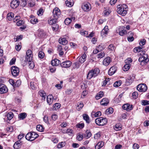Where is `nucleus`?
I'll return each mask as SVG.
<instances>
[{"mask_svg":"<svg viewBox=\"0 0 149 149\" xmlns=\"http://www.w3.org/2000/svg\"><path fill=\"white\" fill-rule=\"evenodd\" d=\"M117 10L119 14L124 16L127 13V6L126 4H119L117 6Z\"/></svg>","mask_w":149,"mask_h":149,"instance_id":"f257e3e1","label":"nucleus"},{"mask_svg":"<svg viewBox=\"0 0 149 149\" xmlns=\"http://www.w3.org/2000/svg\"><path fill=\"white\" fill-rule=\"evenodd\" d=\"M38 136V135L35 132H32L28 133L25 136L26 139L28 140L33 141Z\"/></svg>","mask_w":149,"mask_h":149,"instance_id":"f03ea898","label":"nucleus"},{"mask_svg":"<svg viewBox=\"0 0 149 149\" xmlns=\"http://www.w3.org/2000/svg\"><path fill=\"white\" fill-rule=\"evenodd\" d=\"M95 121L96 124L99 126H103L106 125L107 122V119L102 117L97 118L95 119Z\"/></svg>","mask_w":149,"mask_h":149,"instance_id":"7ed1b4c3","label":"nucleus"},{"mask_svg":"<svg viewBox=\"0 0 149 149\" xmlns=\"http://www.w3.org/2000/svg\"><path fill=\"white\" fill-rule=\"evenodd\" d=\"M137 89L140 92H144L146 91L148 88L145 84H139L137 86Z\"/></svg>","mask_w":149,"mask_h":149,"instance_id":"20e7f679","label":"nucleus"},{"mask_svg":"<svg viewBox=\"0 0 149 149\" xmlns=\"http://www.w3.org/2000/svg\"><path fill=\"white\" fill-rule=\"evenodd\" d=\"M11 72L13 76L16 77L19 74V69L18 67L13 66L11 68Z\"/></svg>","mask_w":149,"mask_h":149,"instance_id":"39448f33","label":"nucleus"},{"mask_svg":"<svg viewBox=\"0 0 149 149\" xmlns=\"http://www.w3.org/2000/svg\"><path fill=\"white\" fill-rule=\"evenodd\" d=\"M52 13L54 17L57 19L60 16L61 14L60 10L57 8H56L54 9Z\"/></svg>","mask_w":149,"mask_h":149,"instance_id":"423d86ee","label":"nucleus"},{"mask_svg":"<svg viewBox=\"0 0 149 149\" xmlns=\"http://www.w3.org/2000/svg\"><path fill=\"white\" fill-rule=\"evenodd\" d=\"M26 60L27 61H29L32 60L33 55L31 50H28L26 52Z\"/></svg>","mask_w":149,"mask_h":149,"instance_id":"0eeeda50","label":"nucleus"},{"mask_svg":"<svg viewBox=\"0 0 149 149\" xmlns=\"http://www.w3.org/2000/svg\"><path fill=\"white\" fill-rule=\"evenodd\" d=\"M82 8L85 11H88L91 9V5L89 3L86 2L84 3L82 6Z\"/></svg>","mask_w":149,"mask_h":149,"instance_id":"6e6552de","label":"nucleus"},{"mask_svg":"<svg viewBox=\"0 0 149 149\" xmlns=\"http://www.w3.org/2000/svg\"><path fill=\"white\" fill-rule=\"evenodd\" d=\"M20 3V2L18 0H13L10 3V7L13 9L17 7Z\"/></svg>","mask_w":149,"mask_h":149,"instance_id":"1a4fd4ad","label":"nucleus"},{"mask_svg":"<svg viewBox=\"0 0 149 149\" xmlns=\"http://www.w3.org/2000/svg\"><path fill=\"white\" fill-rule=\"evenodd\" d=\"M46 35V33L43 30L39 29L38 31V36L40 38H43L45 37Z\"/></svg>","mask_w":149,"mask_h":149,"instance_id":"9d476101","label":"nucleus"},{"mask_svg":"<svg viewBox=\"0 0 149 149\" xmlns=\"http://www.w3.org/2000/svg\"><path fill=\"white\" fill-rule=\"evenodd\" d=\"M109 32L108 27L107 26H106L102 30L101 32V34L102 36H105L107 35Z\"/></svg>","mask_w":149,"mask_h":149,"instance_id":"9b49d317","label":"nucleus"},{"mask_svg":"<svg viewBox=\"0 0 149 149\" xmlns=\"http://www.w3.org/2000/svg\"><path fill=\"white\" fill-rule=\"evenodd\" d=\"M71 62L70 61H68L63 62L61 63V66L63 68L69 67L71 65Z\"/></svg>","mask_w":149,"mask_h":149,"instance_id":"f8f14e48","label":"nucleus"},{"mask_svg":"<svg viewBox=\"0 0 149 149\" xmlns=\"http://www.w3.org/2000/svg\"><path fill=\"white\" fill-rule=\"evenodd\" d=\"M122 108L123 109L126 110L127 111H129L133 109L132 105L130 106L128 104H124Z\"/></svg>","mask_w":149,"mask_h":149,"instance_id":"ddd939ff","label":"nucleus"},{"mask_svg":"<svg viewBox=\"0 0 149 149\" xmlns=\"http://www.w3.org/2000/svg\"><path fill=\"white\" fill-rule=\"evenodd\" d=\"M8 90L7 88L4 84L0 87V93H6L8 92Z\"/></svg>","mask_w":149,"mask_h":149,"instance_id":"4468645a","label":"nucleus"},{"mask_svg":"<svg viewBox=\"0 0 149 149\" xmlns=\"http://www.w3.org/2000/svg\"><path fill=\"white\" fill-rule=\"evenodd\" d=\"M111 61L110 58L109 57H107L104 59L103 64L105 66H107L110 64Z\"/></svg>","mask_w":149,"mask_h":149,"instance_id":"2eb2a0df","label":"nucleus"},{"mask_svg":"<svg viewBox=\"0 0 149 149\" xmlns=\"http://www.w3.org/2000/svg\"><path fill=\"white\" fill-rule=\"evenodd\" d=\"M117 70V68L114 66L111 67L108 71V74L112 75Z\"/></svg>","mask_w":149,"mask_h":149,"instance_id":"dca6fc26","label":"nucleus"},{"mask_svg":"<svg viewBox=\"0 0 149 149\" xmlns=\"http://www.w3.org/2000/svg\"><path fill=\"white\" fill-rule=\"evenodd\" d=\"M51 64L53 66H57L61 64V61L57 59H55L52 61Z\"/></svg>","mask_w":149,"mask_h":149,"instance_id":"f3484780","label":"nucleus"},{"mask_svg":"<svg viewBox=\"0 0 149 149\" xmlns=\"http://www.w3.org/2000/svg\"><path fill=\"white\" fill-rule=\"evenodd\" d=\"M96 77L94 74L93 73L92 70L89 71V72L87 74V78L88 79H91L93 77Z\"/></svg>","mask_w":149,"mask_h":149,"instance_id":"a211bd4d","label":"nucleus"},{"mask_svg":"<svg viewBox=\"0 0 149 149\" xmlns=\"http://www.w3.org/2000/svg\"><path fill=\"white\" fill-rule=\"evenodd\" d=\"M58 42L60 44L63 45H66L68 42L67 40L65 38H60L59 39Z\"/></svg>","mask_w":149,"mask_h":149,"instance_id":"6ab92c4d","label":"nucleus"},{"mask_svg":"<svg viewBox=\"0 0 149 149\" xmlns=\"http://www.w3.org/2000/svg\"><path fill=\"white\" fill-rule=\"evenodd\" d=\"M109 103L108 99L106 98H104L102 99V101L100 102L101 105L106 106Z\"/></svg>","mask_w":149,"mask_h":149,"instance_id":"aec40b11","label":"nucleus"},{"mask_svg":"<svg viewBox=\"0 0 149 149\" xmlns=\"http://www.w3.org/2000/svg\"><path fill=\"white\" fill-rule=\"evenodd\" d=\"M86 54H83L79 58V62L81 63H84L86 60Z\"/></svg>","mask_w":149,"mask_h":149,"instance_id":"412c9836","label":"nucleus"},{"mask_svg":"<svg viewBox=\"0 0 149 149\" xmlns=\"http://www.w3.org/2000/svg\"><path fill=\"white\" fill-rule=\"evenodd\" d=\"M14 14L12 12L8 13L7 15V18L9 21L12 20L14 18Z\"/></svg>","mask_w":149,"mask_h":149,"instance_id":"4be33fe9","label":"nucleus"},{"mask_svg":"<svg viewBox=\"0 0 149 149\" xmlns=\"http://www.w3.org/2000/svg\"><path fill=\"white\" fill-rule=\"evenodd\" d=\"M139 61L140 62V65L141 66H144L148 61H146L145 59H143V57H140L139 59Z\"/></svg>","mask_w":149,"mask_h":149,"instance_id":"5701e85b","label":"nucleus"},{"mask_svg":"<svg viewBox=\"0 0 149 149\" xmlns=\"http://www.w3.org/2000/svg\"><path fill=\"white\" fill-rule=\"evenodd\" d=\"M83 117L84 119L86 121L87 123L88 124L90 123V120L89 117L87 114H83Z\"/></svg>","mask_w":149,"mask_h":149,"instance_id":"b1692460","label":"nucleus"},{"mask_svg":"<svg viewBox=\"0 0 149 149\" xmlns=\"http://www.w3.org/2000/svg\"><path fill=\"white\" fill-rule=\"evenodd\" d=\"M53 96L52 95H49L47 97V103L49 104H51L52 102Z\"/></svg>","mask_w":149,"mask_h":149,"instance_id":"393cba45","label":"nucleus"},{"mask_svg":"<svg viewBox=\"0 0 149 149\" xmlns=\"http://www.w3.org/2000/svg\"><path fill=\"white\" fill-rule=\"evenodd\" d=\"M27 116V114L25 113H20L18 115V118L20 119L23 120Z\"/></svg>","mask_w":149,"mask_h":149,"instance_id":"a878e982","label":"nucleus"},{"mask_svg":"<svg viewBox=\"0 0 149 149\" xmlns=\"http://www.w3.org/2000/svg\"><path fill=\"white\" fill-rule=\"evenodd\" d=\"M125 27H121L120 28L119 34L120 36H123L127 33L126 31L124 30Z\"/></svg>","mask_w":149,"mask_h":149,"instance_id":"bb28decb","label":"nucleus"},{"mask_svg":"<svg viewBox=\"0 0 149 149\" xmlns=\"http://www.w3.org/2000/svg\"><path fill=\"white\" fill-rule=\"evenodd\" d=\"M21 146V144L20 141H17L15 143L13 147L15 149H18Z\"/></svg>","mask_w":149,"mask_h":149,"instance_id":"cd10ccee","label":"nucleus"},{"mask_svg":"<svg viewBox=\"0 0 149 149\" xmlns=\"http://www.w3.org/2000/svg\"><path fill=\"white\" fill-rule=\"evenodd\" d=\"M104 93L103 91L99 92L95 96V98L97 100H98L102 97L104 95Z\"/></svg>","mask_w":149,"mask_h":149,"instance_id":"c85d7f7f","label":"nucleus"},{"mask_svg":"<svg viewBox=\"0 0 149 149\" xmlns=\"http://www.w3.org/2000/svg\"><path fill=\"white\" fill-rule=\"evenodd\" d=\"M56 19L54 18H53L52 19H51L48 21V23L50 25H53L54 24L56 23L57 21Z\"/></svg>","mask_w":149,"mask_h":149,"instance_id":"c756f323","label":"nucleus"},{"mask_svg":"<svg viewBox=\"0 0 149 149\" xmlns=\"http://www.w3.org/2000/svg\"><path fill=\"white\" fill-rule=\"evenodd\" d=\"M61 107V104L59 103H56L55 104L53 107V110H56L58 109Z\"/></svg>","mask_w":149,"mask_h":149,"instance_id":"7c9ffc66","label":"nucleus"},{"mask_svg":"<svg viewBox=\"0 0 149 149\" xmlns=\"http://www.w3.org/2000/svg\"><path fill=\"white\" fill-rule=\"evenodd\" d=\"M84 138L83 134L80 133L77 134V139L79 141L82 140Z\"/></svg>","mask_w":149,"mask_h":149,"instance_id":"2f4dec72","label":"nucleus"},{"mask_svg":"<svg viewBox=\"0 0 149 149\" xmlns=\"http://www.w3.org/2000/svg\"><path fill=\"white\" fill-rule=\"evenodd\" d=\"M27 61L28 62V64H29V68L31 69L33 68L35 66V65L33 62L32 61V60Z\"/></svg>","mask_w":149,"mask_h":149,"instance_id":"473e14b6","label":"nucleus"},{"mask_svg":"<svg viewBox=\"0 0 149 149\" xmlns=\"http://www.w3.org/2000/svg\"><path fill=\"white\" fill-rule=\"evenodd\" d=\"M13 117V114L12 112L8 113L6 117L8 120H10Z\"/></svg>","mask_w":149,"mask_h":149,"instance_id":"72a5a7b5","label":"nucleus"},{"mask_svg":"<svg viewBox=\"0 0 149 149\" xmlns=\"http://www.w3.org/2000/svg\"><path fill=\"white\" fill-rule=\"evenodd\" d=\"M122 125L120 123H118L116 124L114 129L116 131L120 130L122 128Z\"/></svg>","mask_w":149,"mask_h":149,"instance_id":"f704fd0d","label":"nucleus"},{"mask_svg":"<svg viewBox=\"0 0 149 149\" xmlns=\"http://www.w3.org/2000/svg\"><path fill=\"white\" fill-rule=\"evenodd\" d=\"M58 25L56 24V23L54 24L52 26V28L53 31H56L58 29Z\"/></svg>","mask_w":149,"mask_h":149,"instance_id":"c9c22d12","label":"nucleus"},{"mask_svg":"<svg viewBox=\"0 0 149 149\" xmlns=\"http://www.w3.org/2000/svg\"><path fill=\"white\" fill-rule=\"evenodd\" d=\"M36 129L38 131L40 132H43L44 130L42 126L40 125H39L37 126Z\"/></svg>","mask_w":149,"mask_h":149,"instance_id":"e433bc0d","label":"nucleus"},{"mask_svg":"<svg viewBox=\"0 0 149 149\" xmlns=\"http://www.w3.org/2000/svg\"><path fill=\"white\" fill-rule=\"evenodd\" d=\"M130 64H127L125 65L123 68V70L125 71L128 70L130 68Z\"/></svg>","mask_w":149,"mask_h":149,"instance_id":"4c0bfd02","label":"nucleus"},{"mask_svg":"<svg viewBox=\"0 0 149 149\" xmlns=\"http://www.w3.org/2000/svg\"><path fill=\"white\" fill-rule=\"evenodd\" d=\"M92 70L94 74V75L96 76L100 73V70L99 68H96L94 69H92Z\"/></svg>","mask_w":149,"mask_h":149,"instance_id":"58836bf2","label":"nucleus"},{"mask_svg":"<svg viewBox=\"0 0 149 149\" xmlns=\"http://www.w3.org/2000/svg\"><path fill=\"white\" fill-rule=\"evenodd\" d=\"M108 49L110 51H113L115 50L116 47L113 44H111L108 46Z\"/></svg>","mask_w":149,"mask_h":149,"instance_id":"ea45409f","label":"nucleus"},{"mask_svg":"<svg viewBox=\"0 0 149 149\" xmlns=\"http://www.w3.org/2000/svg\"><path fill=\"white\" fill-rule=\"evenodd\" d=\"M121 83L122 81L121 80L117 81L115 82L113 86L115 87H117L121 85Z\"/></svg>","mask_w":149,"mask_h":149,"instance_id":"a19ab883","label":"nucleus"},{"mask_svg":"<svg viewBox=\"0 0 149 149\" xmlns=\"http://www.w3.org/2000/svg\"><path fill=\"white\" fill-rule=\"evenodd\" d=\"M21 83V81L20 80H17L15 83L14 87H18L19 86Z\"/></svg>","mask_w":149,"mask_h":149,"instance_id":"79ce46f5","label":"nucleus"},{"mask_svg":"<svg viewBox=\"0 0 149 149\" xmlns=\"http://www.w3.org/2000/svg\"><path fill=\"white\" fill-rule=\"evenodd\" d=\"M97 48V49L98 50V51L100 52L101 51L104 49L105 48V47H104L103 45L101 44V45H99Z\"/></svg>","mask_w":149,"mask_h":149,"instance_id":"37998d69","label":"nucleus"},{"mask_svg":"<svg viewBox=\"0 0 149 149\" xmlns=\"http://www.w3.org/2000/svg\"><path fill=\"white\" fill-rule=\"evenodd\" d=\"M38 21V19L36 18H35V17L32 18L30 20V22L31 23L33 24H36Z\"/></svg>","mask_w":149,"mask_h":149,"instance_id":"c03bdc74","label":"nucleus"},{"mask_svg":"<svg viewBox=\"0 0 149 149\" xmlns=\"http://www.w3.org/2000/svg\"><path fill=\"white\" fill-rule=\"evenodd\" d=\"M143 55L141 57L143 58V59H145L146 61H149V59L148 58V54H145L143 51Z\"/></svg>","mask_w":149,"mask_h":149,"instance_id":"a18cd8bd","label":"nucleus"},{"mask_svg":"<svg viewBox=\"0 0 149 149\" xmlns=\"http://www.w3.org/2000/svg\"><path fill=\"white\" fill-rule=\"evenodd\" d=\"M65 143L64 142H62L59 143L57 146V148H58L63 147L65 145Z\"/></svg>","mask_w":149,"mask_h":149,"instance_id":"49530a36","label":"nucleus"},{"mask_svg":"<svg viewBox=\"0 0 149 149\" xmlns=\"http://www.w3.org/2000/svg\"><path fill=\"white\" fill-rule=\"evenodd\" d=\"M71 21L70 18H67L65 19L64 22L66 25H68L71 23Z\"/></svg>","mask_w":149,"mask_h":149,"instance_id":"de8ad7c7","label":"nucleus"},{"mask_svg":"<svg viewBox=\"0 0 149 149\" xmlns=\"http://www.w3.org/2000/svg\"><path fill=\"white\" fill-rule=\"evenodd\" d=\"M38 56L40 58H43L45 56L44 53L40 51L39 52Z\"/></svg>","mask_w":149,"mask_h":149,"instance_id":"09e8293b","label":"nucleus"},{"mask_svg":"<svg viewBox=\"0 0 149 149\" xmlns=\"http://www.w3.org/2000/svg\"><path fill=\"white\" fill-rule=\"evenodd\" d=\"M84 124L83 123H78L76 125L77 127L80 129L83 128L84 127Z\"/></svg>","mask_w":149,"mask_h":149,"instance_id":"8fccbe9b","label":"nucleus"},{"mask_svg":"<svg viewBox=\"0 0 149 149\" xmlns=\"http://www.w3.org/2000/svg\"><path fill=\"white\" fill-rule=\"evenodd\" d=\"M142 49V48L141 47H136L134 49V52L135 53L138 52H140L141 51Z\"/></svg>","mask_w":149,"mask_h":149,"instance_id":"3c124183","label":"nucleus"},{"mask_svg":"<svg viewBox=\"0 0 149 149\" xmlns=\"http://www.w3.org/2000/svg\"><path fill=\"white\" fill-rule=\"evenodd\" d=\"M105 56V53L104 52H101L97 55V58H102Z\"/></svg>","mask_w":149,"mask_h":149,"instance_id":"603ef678","label":"nucleus"},{"mask_svg":"<svg viewBox=\"0 0 149 149\" xmlns=\"http://www.w3.org/2000/svg\"><path fill=\"white\" fill-rule=\"evenodd\" d=\"M23 38V36L20 35L19 36H16V38H14L15 41H17L18 40H21Z\"/></svg>","mask_w":149,"mask_h":149,"instance_id":"864d4df0","label":"nucleus"},{"mask_svg":"<svg viewBox=\"0 0 149 149\" xmlns=\"http://www.w3.org/2000/svg\"><path fill=\"white\" fill-rule=\"evenodd\" d=\"M141 104L143 105H146L149 104V101L147 100H143L141 101Z\"/></svg>","mask_w":149,"mask_h":149,"instance_id":"5fc2aeb1","label":"nucleus"},{"mask_svg":"<svg viewBox=\"0 0 149 149\" xmlns=\"http://www.w3.org/2000/svg\"><path fill=\"white\" fill-rule=\"evenodd\" d=\"M43 12V9H40L37 11V14L39 16H40L42 15Z\"/></svg>","mask_w":149,"mask_h":149,"instance_id":"6e6d98bb","label":"nucleus"},{"mask_svg":"<svg viewBox=\"0 0 149 149\" xmlns=\"http://www.w3.org/2000/svg\"><path fill=\"white\" fill-rule=\"evenodd\" d=\"M106 111L107 113H111L113 112V108L111 107L109 109H107L106 110Z\"/></svg>","mask_w":149,"mask_h":149,"instance_id":"4d7b16f0","label":"nucleus"},{"mask_svg":"<svg viewBox=\"0 0 149 149\" xmlns=\"http://www.w3.org/2000/svg\"><path fill=\"white\" fill-rule=\"evenodd\" d=\"M58 118V116L56 114H54L52 115V118L53 120L55 121Z\"/></svg>","mask_w":149,"mask_h":149,"instance_id":"13d9d810","label":"nucleus"},{"mask_svg":"<svg viewBox=\"0 0 149 149\" xmlns=\"http://www.w3.org/2000/svg\"><path fill=\"white\" fill-rule=\"evenodd\" d=\"M81 34L82 36H85L88 37V32L87 31H81Z\"/></svg>","mask_w":149,"mask_h":149,"instance_id":"bf43d9fd","label":"nucleus"},{"mask_svg":"<svg viewBox=\"0 0 149 149\" xmlns=\"http://www.w3.org/2000/svg\"><path fill=\"white\" fill-rule=\"evenodd\" d=\"M132 95L134 98L136 99L138 96V93L136 92H133Z\"/></svg>","mask_w":149,"mask_h":149,"instance_id":"052dcab7","label":"nucleus"},{"mask_svg":"<svg viewBox=\"0 0 149 149\" xmlns=\"http://www.w3.org/2000/svg\"><path fill=\"white\" fill-rule=\"evenodd\" d=\"M146 42V40L145 39H143L141 40L139 43L140 45L141 46H142L144 45Z\"/></svg>","mask_w":149,"mask_h":149,"instance_id":"680f3d73","label":"nucleus"},{"mask_svg":"<svg viewBox=\"0 0 149 149\" xmlns=\"http://www.w3.org/2000/svg\"><path fill=\"white\" fill-rule=\"evenodd\" d=\"M65 3L66 5L68 7H71L72 6V2L68 0L65 1Z\"/></svg>","mask_w":149,"mask_h":149,"instance_id":"e2e57ef3","label":"nucleus"},{"mask_svg":"<svg viewBox=\"0 0 149 149\" xmlns=\"http://www.w3.org/2000/svg\"><path fill=\"white\" fill-rule=\"evenodd\" d=\"M86 137L87 138H89L91 137V136L92 134L91 133V132L88 131H86Z\"/></svg>","mask_w":149,"mask_h":149,"instance_id":"0e129e2a","label":"nucleus"},{"mask_svg":"<svg viewBox=\"0 0 149 149\" xmlns=\"http://www.w3.org/2000/svg\"><path fill=\"white\" fill-rule=\"evenodd\" d=\"M30 86L31 88L32 89H33V90L35 89L36 87V86L34 84V83L33 82H30Z\"/></svg>","mask_w":149,"mask_h":149,"instance_id":"69168bd1","label":"nucleus"},{"mask_svg":"<svg viewBox=\"0 0 149 149\" xmlns=\"http://www.w3.org/2000/svg\"><path fill=\"white\" fill-rule=\"evenodd\" d=\"M16 61V58H13L10 60V65H13L15 64V63Z\"/></svg>","mask_w":149,"mask_h":149,"instance_id":"338daca9","label":"nucleus"},{"mask_svg":"<svg viewBox=\"0 0 149 149\" xmlns=\"http://www.w3.org/2000/svg\"><path fill=\"white\" fill-rule=\"evenodd\" d=\"M24 22L22 20H20L18 21L17 23V24L18 26H20L24 24Z\"/></svg>","mask_w":149,"mask_h":149,"instance_id":"774afa93","label":"nucleus"}]
</instances>
